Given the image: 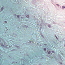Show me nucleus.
Returning a JSON list of instances; mask_svg holds the SVG:
<instances>
[{"mask_svg": "<svg viewBox=\"0 0 65 65\" xmlns=\"http://www.w3.org/2000/svg\"><path fill=\"white\" fill-rule=\"evenodd\" d=\"M56 5H58V7L60 6V5H59V4H56Z\"/></svg>", "mask_w": 65, "mask_h": 65, "instance_id": "39448f33", "label": "nucleus"}, {"mask_svg": "<svg viewBox=\"0 0 65 65\" xmlns=\"http://www.w3.org/2000/svg\"><path fill=\"white\" fill-rule=\"evenodd\" d=\"M3 7H2V8H3Z\"/></svg>", "mask_w": 65, "mask_h": 65, "instance_id": "9b49d317", "label": "nucleus"}, {"mask_svg": "<svg viewBox=\"0 0 65 65\" xmlns=\"http://www.w3.org/2000/svg\"><path fill=\"white\" fill-rule=\"evenodd\" d=\"M5 23H7V22L5 21Z\"/></svg>", "mask_w": 65, "mask_h": 65, "instance_id": "1a4fd4ad", "label": "nucleus"}, {"mask_svg": "<svg viewBox=\"0 0 65 65\" xmlns=\"http://www.w3.org/2000/svg\"><path fill=\"white\" fill-rule=\"evenodd\" d=\"M23 65H24L23 64Z\"/></svg>", "mask_w": 65, "mask_h": 65, "instance_id": "4468645a", "label": "nucleus"}, {"mask_svg": "<svg viewBox=\"0 0 65 65\" xmlns=\"http://www.w3.org/2000/svg\"><path fill=\"white\" fill-rule=\"evenodd\" d=\"M16 16H17V15H16Z\"/></svg>", "mask_w": 65, "mask_h": 65, "instance_id": "ddd939ff", "label": "nucleus"}, {"mask_svg": "<svg viewBox=\"0 0 65 65\" xmlns=\"http://www.w3.org/2000/svg\"><path fill=\"white\" fill-rule=\"evenodd\" d=\"M62 9H64V8H65V7L64 6H62Z\"/></svg>", "mask_w": 65, "mask_h": 65, "instance_id": "f03ea898", "label": "nucleus"}, {"mask_svg": "<svg viewBox=\"0 0 65 65\" xmlns=\"http://www.w3.org/2000/svg\"><path fill=\"white\" fill-rule=\"evenodd\" d=\"M61 64H62V63H61Z\"/></svg>", "mask_w": 65, "mask_h": 65, "instance_id": "9d476101", "label": "nucleus"}, {"mask_svg": "<svg viewBox=\"0 0 65 65\" xmlns=\"http://www.w3.org/2000/svg\"><path fill=\"white\" fill-rule=\"evenodd\" d=\"M23 17H22L21 18H22Z\"/></svg>", "mask_w": 65, "mask_h": 65, "instance_id": "f8f14e48", "label": "nucleus"}, {"mask_svg": "<svg viewBox=\"0 0 65 65\" xmlns=\"http://www.w3.org/2000/svg\"><path fill=\"white\" fill-rule=\"evenodd\" d=\"M17 17H18V18H19V17H20V16L19 15H18Z\"/></svg>", "mask_w": 65, "mask_h": 65, "instance_id": "0eeeda50", "label": "nucleus"}, {"mask_svg": "<svg viewBox=\"0 0 65 65\" xmlns=\"http://www.w3.org/2000/svg\"><path fill=\"white\" fill-rule=\"evenodd\" d=\"M52 53H55V52L54 51H52Z\"/></svg>", "mask_w": 65, "mask_h": 65, "instance_id": "423d86ee", "label": "nucleus"}, {"mask_svg": "<svg viewBox=\"0 0 65 65\" xmlns=\"http://www.w3.org/2000/svg\"><path fill=\"white\" fill-rule=\"evenodd\" d=\"M27 18H29V15H27Z\"/></svg>", "mask_w": 65, "mask_h": 65, "instance_id": "7ed1b4c3", "label": "nucleus"}, {"mask_svg": "<svg viewBox=\"0 0 65 65\" xmlns=\"http://www.w3.org/2000/svg\"><path fill=\"white\" fill-rule=\"evenodd\" d=\"M45 51H46V48H45L44 49Z\"/></svg>", "mask_w": 65, "mask_h": 65, "instance_id": "6e6552de", "label": "nucleus"}, {"mask_svg": "<svg viewBox=\"0 0 65 65\" xmlns=\"http://www.w3.org/2000/svg\"><path fill=\"white\" fill-rule=\"evenodd\" d=\"M1 45L2 46H4V45H3V44H1Z\"/></svg>", "mask_w": 65, "mask_h": 65, "instance_id": "f257e3e1", "label": "nucleus"}, {"mask_svg": "<svg viewBox=\"0 0 65 65\" xmlns=\"http://www.w3.org/2000/svg\"><path fill=\"white\" fill-rule=\"evenodd\" d=\"M50 53H51V51H49V52H48V54H50Z\"/></svg>", "mask_w": 65, "mask_h": 65, "instance_id": "20e7f679", "label": "nucleus"}]
</instances>
